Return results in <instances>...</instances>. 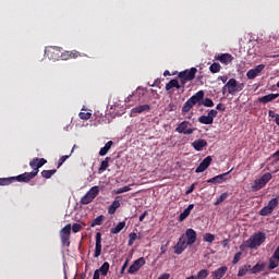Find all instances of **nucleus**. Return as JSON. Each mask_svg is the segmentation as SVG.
Wrapping results in <instances>:
<instances>
[{"instance_id": "f257e3e1", "label": "nucleus", "mask_w": 279, "mask_h": 279, "mask_svg": "<svg viewBox=\"0 0 279 279\" xmlns=\"http://www.w3.org/2000/svg\"><path fill=\"white\" fill-rule=\"evenodd\" d=\"M45 165H47V159L38 157L34 158L32 161H29V167L33 169V171L20 174L19 180H24V182L34 180V178L38 175L40 167H45Z\"/></svg>"}, {"instance_id": "f03ea898", "label": "nucleus", "mask_w": 279, "mask_h": 279, "mask_svg": "<svg viewBox=\"0 0 279 279\" xmlns=\"http://www.w3.org/2000/svg\"><path fill=\"white\" fill-rule=\"evenodd\" d=\"M267 238L265 236V233L258 232L253 234L248 240L244 242L245 247H250V250H257L265 243V240Z\"/></svg>"}, {"instance_id": "7ed1b4c3", "label": "nucleus", "mask_w": 279, "mask_h": 279, "mask_svg": "<svg viewBox=\"0 0 279 279\" xmlns=\"http://www.w3.org/2000/svg\"><path fill=\"white\" fill-rule=\"evenodd\" d=\"M197 73V68H191L190 70H184L178 74L180 80V84L182 85L181 93H184V86H186V82H193Z\"/></svg>"}, {"instance_id": "20e7f679", "label": "nucleus", "mask_w": 279, "mask_h": 279, "mask_svg": "<svg viewBox=\"0 0 279 279\" xmlns=\"http://www.w3.org/2000/svg\"><path fill=\"white\" fill-rule=\"evenodd\" d=\"M226 88H228L229 95H236V93H241L245 88V84L239 83L236 78H230L226 83Z\"/></svg>"}, {"instance_id": "39448f33", "label": "nucleus", "mask_w": 279, "mask_h": 279, "mask_svg": "<svg viewBox=\"0 0 279 279\" xmlns=\"http://www.w3.org/2000/svg\"><path fill=\"white\" fill-rule=\"evenodd\" d=\"M60 239L63 247L71 246V223H68L60 231Z\"/></svg>"}, {"instance_id": "423d86ee", "label": "nucleus", "mask_w": 279, "mask_h": 279, "mask_svg": "<svg viewBox=\"0 0 279 279\" xmlns=\"http://www.w3.org/2000/svg\"><path fill=\"white\" fill-rule=\"evenodd\" d=\"M277 207H278V198L270 199L268 205L263 207L259 210L260 217H267V216L271 215V213H274V210H276Z\"/></svg>"}, {"instance_id": "0eeeda50", "label": "nucleus", "mask_w": 279, "mask_h": 279, "mask_svg": "<svg viewBox=\"0 0 279 279\" xmlns=\"http://www.w3.org/2000/svg\"><path fill=\"white\" fill-rule=\"evenodd\" d=\"M61 51V47L50 46L45 50V54L49 60H60Z\"/></svg>"}, {"instance_id": "6e6552de", "label": "nucleus", "mask_w": 279, "mask_h": 279, "mask_svg": "<svg viewBox=\"0 0 279 279\" xmlns=\"http://www.w3.org/2000/svg\"><path fill=\"white\" fill-rule=\"evenodd\" d=\"M175 132H178V134L191 135L195 132V129L191 128V122L183 121L178 125Z\"/></svg>"}, {"instance_id": "1a4fd4ad", "label": "nucleus", "mask_w": 279, "mask_h": 279, "mask_svg": "<svg viewBox=\"0 0 279 279\" xmlns=\"http://www.w3.org/2000/svg\"><path fill=\"white\" fill-rule=\"evenodd\" d=\"M231 172H232V170L225 172L222 174H218L211 179H208L207 182H208V184H223V182H226V180H228V177L230 175Z\"/></svg>"}, {"instance_id": "9d476101", "label": "nucleus", "mask_w": 279, "mask_h": 279, "mask_svg": "<svg viewBox=\"0 0 279 279\" xmlns=\"http://www.w3.org/2000/svg\"><path fill=\"white\" fill-rule=\"evenodd\" d=\"M187 245L189 244L186 243V240L184 239V234H182L173 247L174 254H178V255L182 254L184 252V250H186Z\"/></svg>"}, {"instance_id": "9b49d317", "label": "nucleus", "mask_w": 279, "mask_h": 279, "mask_svg": "<svg viewBox=\"0 0 279 279\" xmlns=\"http://www.w3.org/2000/svg\"><path fill=\"white\" fill-rule=\"evenodd\" d=\"M213 163V157L211 156H207L196 168L195 173H204V171H206V169H208L210 167V165Z\"/></svg>"}, {"instance_id": "f8f14e48", "label": "nucleus", "mask_w": 279, "mask_h": 279, "mask_svg": "<svg viewBox=\"0 0 279 279\" xmlns=\"http://www.w3.org/2000/svg\"><path fill=\"white\" fill-rule=\"evenodd\" d=\"M145 265V257H140L136 259L128 269V274H136Z\"/></svg>"}, {"instance_id": "ddd939ff", "label": "nucleus", "mask_w": 279, "mask_h": 279, "mask_svg": "<svg viewBox=\"0 0 279 279\" xmlns=\"http://www.w3.org/2000/svg\"><path fill=\"white\" fill-rule=\"evenodd\" d=\"M215 59L218 60V62H221V64L228 66V64H232V60H234V57H232V54L230 53H220L216 56Z\"/></svg>"}, {"instance_id": "4468645a", "label": "nucleus", "mask_w": 279, "mask_h": 279, "mask_svg": "<svg viewBox=\"0 0 279 279\" xmlns=\"http://www.w3.org/2000/svg\"><path fill=\"white\" fill-rule=\"evenodd\" d=\"M19 178H21V174L11 178H0V186H10L12 182H25V180Z\"/></svg>"}, {"instance_id": "2eb2a0df", "label": "nucleus", "mask_w": 279, "mask_h": 279, "mask_svg": "<svg viewBox=\"0 0 279 279\" xmlns=\"http://www.w3.org/2000/svg\"><path fill=\"white\" fill-rule=\"evenodd\" d=\"M185 236L187 245H193L197 241V232L194 229H186Z\"/></svg>"}, {"instance_id": "dca6fc26", "label": "nucleus", "mask_w": 279, "mask_h": 279, "mask_svg": "<svg viewBox=\"0 0 279 279\" xmlns=\"http://www.w3.org/2000/svg\"><path fill=\"white\" fill-rule=\"evenodd\" d=\"M100 256H101V232H97L94 258H99Z\"/></svg>"}, {"instance_id": "f3484780", "label": "nucleus", "mask_w": 279, "mask_h": 279, "mask_svg": "<svg viewBox=\"0 0 279 279\" xmlns=\"http://www.w3.org/2000/svg\"><path fill=\"white\" fill-rule=\"evenodd\" d=\"M151 110L150 105H140L131 110V114H143V112H149Z\"/></svg>"}, {"instance_id": "a211bd4d", "label": "nucleus", "mask_w": 279, "mask_h": 279, "mask_svg": "<svg viewBox=\"0 0 279 279\" xmlns=\"http://www.w3.org/2000/svg\"><path fill=\"white\" fill-rule=\"evenodd\" d=\"M118 208H121V196L116 197V199L112 202V204L108 208V214L114 215Z\"/></svg>"}, {"instance_id": "6ab92c4d", "label": "nucleus", "mask_w": 279, "mask_h": 279, "mask_svg": "<svg viewBox=\"0 0 279 279\" xmlns=\"http://www.w3.org/2000/svg\"><path fill=\"white\" fill-rule=\"evenodd\" d=\"M71 58H80V52L76 50L73 51H61L60 59L61 60H71Z\"/></svg>"}, {"instance_id": "aec40b11", "label": "nucleus", "mask_w": 279, "mask_h": 279, "mask_svg": "<svg viewBox=\"0 0 279 279\" xmlns=\"http://www.w3.org/2000/svg\"><path fill=\"white\" fill-rule=\"evenodd\" d=\"M207 146H208V142H206V140H196L192 143V147H194L196 151H202L204 147H207Z\"/></svg>"}, {"instance_id": "412c9836", "label": "nucleus", "mask_w": 279, "mask_h": 279, "mask_svg": "<svg viewBox=\"0 0 279 279\" xmlns=\"http://www.w3.org/2000/svg\"><path fill=\"white\" fill-rule=\"evenodd\" d=\"M204 99V90H198L196 94H194L192 97H190L187 100L191 101L194 106L196 104H199Z\"/></svg>"}, {"instance_id": "4be33fe9", "label": "nucleus", "mask_w": 279, "mask_h": 279, "mask_svg": "<svg viewBox=\"0 0 279 279\" xmlns=\"http://www.w3.org/2000/svg\"><path fill=\"white\" fill-rule=\"evenodd\" d=\"M204 99V90H198L196 94H194L192 97H190L187 100L191 101L194 106L196 104H199Z\"/></svg>"}, {"instance_id": "5701e85b", "label": "nucleus", "mask_w": 279, "mask_h": 279, "mask_svg": "<svg viewBox=\"0 0 279 279\" xmlns=\"http://www.w3.org/2000/svg\"><path fill=\"white\" fill-rule=\"evenodd\" d=\"M252 274V265L245 264L239 268L238 276L239 278H243V276Z\"/></svg>"}, {"instance_id": "b1692460", "label": "nucleus", "mask_w": 279, "mask_h": 279, "mask_svg": "<svg viewBox=\"0 0 279 279\" xmlns=\"http://www.w3.org/2000/svg\"><path fill=\"white\" fill-rule=\"evenodd\" d=\"M279 94H268L266 96H263L258 98L259 104H269L270 101H274V99H278Z\"/></svg>"}, {"instance_id": "393cba45", "label": "nucleus", "mask_w": 279, "mask_h": 279, "mask_svg": "<svg viewBox=\"0 0 279 279\" xmlns=\"http://www.w3.org/2000/svg\"><path fill=\"white\" fill-rule=\"evenodd\" d=\"M172 88H177L180 90L182 88V83H180L178 80L173 78L169 83L166 84V90H171Z\"/></svg>"}, {"instance_id": "a878e982", "label": "nucleus", "mask_w": 279, "mask_h": 279, "mask_svg": "<svg viewBox=\"0 0 279 279\" xmlns=\"http://www.w3.org/2000/svg\"><path fill=\"white\" fill-rule=\"evenodd\" d=\"M193 208H195L194 204H190L187 206V208H185L183 210V213L179 216V221H184V219H186V217H189V215H191V210H193Z\"/></svg>"}, {"instance_id": "bb28decb", "label": "nucleus", "mask_w": 279, "mask_h": 279, "mask_svg": "<svg viewBox=\"0 0 279 279\" xmlns=\"http://www.w3.org/2000/svg\"><path fill=\"white\" fill-rule=\"evenodd\" d=\"M260 271H265V263H257L255 266H251V274H260Z\"/></svg>"}, {"instance_id": "cd10ccee", "label": "nucleus", "mask_w": 279, "mask_h": 279, "mask_svg": "<svg viewBox=\"0 0 279 279\" xmlns=\"http://www.w3.org/2000/svg\"><path fill=\"white\" fill-rule=\"evenodd\" d=\"M113 142L109 141L105 144V146L102 148H100L99 150V156H106L110 149L112 148Z\"/></svg>"}, {"instance_id": "c85d7f7f", "label": "nucleus", "mask_w": 279, "mask_h": 279, "mask_svg": "<svg viewBox=\"0 0 279 279\" xmlns=\"http://www.w3.org/2000/svg\"><path fill=\"white\" fill-rule=\"evenodd\" d=\"M96 271H99L101 276H108V271H110V263L105 262L99 269H96Z\"/></svg>"}, {"instance_id": "c756f323", "label": "nucleus", "mask_w": 279, "mask_h": 279, "mask_svg": "<svg viewBox=\"0 0 279 279\" xmlns=\"http://www.w3.org/2000/svg\"><path fill=\"white\" fill-rule=\"evenodd\" d=\"M198 122H201L203 125H213V117L209 116H201L198 118Z\"/></svg>"}, {"instance_id": "7c9ffc66", "label": "nucleus", "mask_w": 279, "mask_h": 279, "mask_svg": "<svg viewBox=\"0 0 279 279\" xmlns=\"http://www.w3.org/2000/svg\"><path fill=\"white\" fill-rule=\"evenodd\" d=\"M123 228H125V221L119 222L114 228L110 230V232L111 234H119Z\"/></svg>"}, {"instance_id": "2f4dec72", "label": "nucleus", "mask_w": 279, "mask_h": 279, "mask_svg": "<svg viewBox=\"0 0 279 279\" xmlns=\"http://www.w3.org/2000/svg\"><path fill=\"white\" fill-rule=\"evenodd\" d=\"M104 219H106V216L100 215L96 219H94L90 223V228H95L96 226H101L104 223Z\"/></svg>"}, {"instance_id": "473e14b6", "label": "nucleus", "mask_w": 279, "mask_h": 279, "mask_svg": "<svg viewBox=\"0 0 279 279\" xmlns=\"http://www.w3.org/2000/svg\"><path fill=\"white\" fill-rule=\"evenodd\" d=\"M210 275V271L208 269H202L197 272V276L194 277V279H207Z\"/></svg>"}, {"instance_id": "72a5a7b5", "label": "nucleus", "mask_w": 279, "mask_h": 279, "mask_svg": "<svg viewBox=\"0 0 279 279\" xmlns=\"http://www.w3.org/2000/svg\"><path fill=\"white\" fill-rule=\"evenodd\" d=\"M228 197H230V194L228 192L222 193L215 202V206H219V204H223V202H226Z\"/></svg>"}, {"instance_id": "f704fd0d", "label": "nucleus", "mask_w": 279, "mask_h": 279, "mask_svg": "<svg viewBox=\"0 0 279 279\" xmlns=\"http://www.w3.org/2000/svg\"><path fill=\"white\" fill-rule=\"evenodd\" d=\"M278 265H279V258L276 257L275 255H272L269 258V269H276V267H278Z\"/></svg>"}, {"instance_id": "c9c22d12", "label": "nucleus", "mask_w": 279, "mask_h": 279, "mask_svg": "<svg viewBox=\"0 0 279 279\" xmlns=\"http://www.w3.org/2000/svg\"><path fill=\"white\" fill-rule=\"evenodd\" d=\"M265 186V183L262 179L255 180L254 184L252 185L253 191H260Z\"/></svg>"}, {"instance_id": "e433bc0d", "label": "nucleus", "mask_w": 279, "mask_h": 279, "mask_svg": "<svg viewBox=\"0 0 279 279\" xmlns=\"http://www.w3.org/2000/svg\"><path fill=\"white\" fill-rule=\"evenodd\" d=\"M58 170L53 169V170H43L41 171V175L46 179L49 180L52 175H56Z\"/></svg>"}, {"instance_id": "4c0bfd02", "label": "nucleus", "mask_w": 279, "mask_h": 279, "mask_svg": "<svg viewBox=\"0 0 279 279\" xmlns=\"http://www.w3.org/2000/svg\"><path fill=\"white\" fill-rule=\"evenodd\" d=\"M193 106H195V105L187 99L182 107V112L184 114H186V112H191V109L193 108Z\"/></svg>"}, {"instance_id": "58836bf2", "label": "nucleus", "mask_w": 279, "mask_h": 279, "mask_svg": "<svg viewBox=\"0 0 279 279\" xmlns=\"http://www.w3.org/2000/svg\"><path fill=\"white\" fill-rule=\"evenodd\" d=\"M87 195H90V197L95 199V197L99 195V186L95 185L90 187V190L87 192Z\"/></svg>"}, {"instance_id": "ea45409f", "label": "nucleus", "mask_w": 279, "mask_h": 279, "mask_svg": "<svg viewBox=\"0 0 279 279\" xmlns=\"http://www.w3.org/2000/svg\"><path fill=\"white\" fill-rule=\"evenodd\" d=\"M109 162H110V157H106L105 160H102L100 163L99 171L100 172L106 171V169H108L109 167Z\"/></svg>"}, {"instance_id": "a19ab883", "label": "nucleus", "mask_w": 279, "mask_h": 279, "mask_svg": "<svg viewBox=\"0 0 279 279\" xmlns=\"http://www.w3.org/2000/svg\"><path fill=\"white\" fill-rule=\"evenodd\" d=\"M93 199H95V198H92V196L86 193V194L81 198V204H83V206H86V205L90 204V203L93 202Z\"/></svg>"}, {"instance_id": "79ce46f5", "label": "nucleus", "mask_w": 279, "mask_h": 279, "mask_svg": "<svg viewBox=\"0 0 279 279\" xmlns=\"http://www.w3.org/2000/svg\"><path fill=\"white\" fill-rule=\"evenodd\" d=\"M199 105L205 106V108H213L215 102L210 98H205L202 102H199Z\"/></svg>"}, {"instance_id": "37998d69", "label": "nucleus", "mask_w": 279, "mask_h": 279, "mask_svg": "<svg viewBox=\"0 0 279 279\" xmlns=\"http://www.w3.org/2000/svg\"><path fill=\"white\" fill-rule=\"evenodd\" d=\"M210 73H219L221 71V64L215 62L209 66Z\"/></svg>"}, {"instance_id": "c03bdc74", "label": "nucleus", "mask_w": 279, "mask_h": 279, "mask_svg": "<svg viewBox=\"0 0 279 279\" xmlns=\"http://www.w3.org/2000/svg\"><path fill=\"white\" fill-rule=\"evenodd\" d=\"M203 240L205 241V243H213L215 241V234H213V233H205L203 235Z\"/></svg>"}, {"instance_id": "a18cd8bd", "label": "nucleus", "mask_w": 279, "mask_h": 279, "mask_svg": "<svg viewBox=\"0 0 279 279\" xmlns=\"http://www.w3.org/2000/svg\"><path fill=\"white\" fill-rule=\"evenodd\" d=\"M247 80H256L258 77V74L254 71V69H251L246 73Z\"/></svg>"}, {"instance_id": "49530a36", "label": "nucleus", "mask_w": 279, "mask_h": 279, "mask_svg": "<svg viewBox=\"0 0 279 279\" xmlns=\"http://www.w3.org/2000/svg\"><path fill=\"white\" fill-rule=\"evenodd\" d=\"M69 158H71V155H63V156L59 159L57 168L60 169L61 166L64 165V162H66V160H69Z\"/></svg>"}, {"instance_id": "de8ad7c7", "label": "nucleus", "mask_w": 279, "mask_h": 279, "mask_svg": "<svg viewBox=\"0 0 279 279\" xmlns=\"http://www.w3.org/2000/svg\"><path fill=\"white\" fill-rule=\"evenodd\" d=\"M78 117L83 121H88V119H90V117H93V113H90V112H80Z\"/></svg>"}, {"instance_id": "09e8293b", "label": "nucleus", "mask_w": 279, "mask_h": 279, "mask_svg": "<svg viewBox=\"0 0 279 279\" xmlns=\"http://www.w3.org/2000/svg\"><path fill=\"white\" fill-rule=\"evenodd\" d=\"M129 191H132V187L129 185H125L123 187H120L116 191L117 195H121L122 193H128Z\"/></svg>"}, {"instance_id": "8fccbe9b", "label": "nucleus", "mask_w": 279, "mask_h": 279, "mask_svg": "<svg viewBox=\"0 0 279 279\" xmlns=\"http://www.w3.org/2000/svg\"><path fill=\"white\" fill-rule=\"evenodd\" d=\"M82 225L80 223H74L72 227H71V230L72 232H74V234H77V232H82Z\"/></svg>"}, {"instance_id": "3c124183", "label": "nucleus", "mask_w": 279, "mask_h": 279, "mask_svg": "<svg viewBox=\"0 0 279 279\" xmlns=\"http://www.w3.org/2000/svg\"><path fill=\"white\" fill-rule=\"evenodd\" d=\"M241 256H243L242 252H238L235 253L233 259H232V265H236L239 263V260H241Z\"/></svg>"}, {"instance_id": "603ef678", "label": "nucleus", "mask_w": 279, "mask_h": 279, "mask_svg": "<svg viewBox=\"0 0 279 279\" xmlns=\"http://www.w3.org/2000/svg\"><path fill=\"white\" fill-rule=\"evenodd\" d=\"M259 180H262L263 183L267 184V182H269V180H271V173L267 172V173L263 174V177Z\"/></svg>"}, {"instance_id": "864d4df0", "label": "nucleus", "mask_w": 279, "mask_h": 279, "mask_svg": "<svg viewBox=\"0 0 279 279\" xmlns=\"http://www.w3.org/2000/svg\"><path fill=\"white\" fill-rule=\"evenodd\" d=\"M253 70L258 75V73H263V71L265 70V64H258Z\"/></svg>"}, {"instance_id": "5fc2aeb1", "label": "nucleus", "mask_w": 279, "mask_h": 279, "mask_svg": "<svg viewBox=\"0 0 279 279\" xmlns=\"http://www.w3.org/2000/svg\"><path fill=\"white\" fill-rule=\"evenodd\" d=\"M128 265H130V259H126L124 262V264L122 265L121 270H120L121 275L125 274V269H128Z\"/></svg>"}, {"instance_id": "6e6d98bb", "label": "nucleus", "mask_w": 279, "mask_h": 279, "mask_svg": "<svg viewBox=\"0 0 279 279\" xmlns=\"http://www.w3.org/2000/svg\"><path fill=\"white\" fill-rule=\"evenodd\" d=\"M217 114H219V112H217L215 109H211L207 116L211 117V121H215V117H217Z\"/></svg>"}, {"instance_id": "4d7b16f0", "label": "nucleus", "mask_w": 279, "mask_h": 279, "mask_svg": "<svg viewBox=\"0 0 279 279\" xmlns=\"http://www.w3.org/2000/svg\"><path fill=\"white\" fill-rule=\"evenodd\" d=\"M216 110H219L220 112H226V105H223V104H218L217 106H216Z\"/></svg>"}, {"instance_id": "13d9d810", "label": "nucleus", "mask_w": 279, "mask_h": 279, "mask_svg": "<svg viewBox=\"0 0 279 279\" xmlns=\"http://www.w3.org/2000/svg\"><path fill=\"white\" fill-rule=\"evenodd\" d=\"M195 191V183H193L185 192V195H191Z\"/></svg>"}, {"instance_id": "bf43d9fd", "label": "nucleus", "mask_w": 279, "mask_h": 279, "mask_svg": "<svg viewBox=\"0 0 279 279\" xmlns=\"http://www.w3.org/2000/svg\"><path fill=\"white\" fill-rule=\"evenodd\" d=\"M169 241L166 243V245H161L160 247V252L161 254H167V247H169Z\"/></svg>"}, {"instance_id": "052dcab7", "label": "nucleus", "mask_w": 279, "mask_h": 279, "mask_svg": "<svg viewBox=\"0 0 279 279\" xmlns=\"http://www.w3.org/2000/svg\"><path fill=\"white\" fill-rule=\"evenodd\" d=\"M268 117H270V119H277L278 113H276V111H274V110H269L268 111Z\"/></svg>"}, {"instance_id": "680f3d73", "label": "nucleus", "mask_w": 279, "mask_h": 279, "mask_svg": "<svg viewBox=\"0 0 279 279\" xmlns=\"http://www.w3.org/2000/svg\"><path fill=\"white\" fill-rule=\"evenodd\" d=\"M137 236L138 235L136 234V232H132L129 234V239H131V241H136Z\"/></svg>"}, {"instance_id": "e2e57ef3", "label": "nucleus", "mask_w": 279, "mask_h": 279, "mask_svg": "<svg viewBox=\"0 0 279 279\" xmlns=\"http://www.w3.org/2000/svg\"><path fill=\"white\" fill-rule=\"evenodd\" d=\"M221 245H222V247H228V245H230V240H229V239H225V240L221 242Z\"/></svg>"}, {"instance_id": "0e129e2a", "label": "nucleus", "mask_w": 279, "mask_h": 279, "mask_svg": "<svg viewBox=\"0 0 279 279\" xmlns=\"http://www.w3.org/2000/svg\"><path fill=\"white\" fill-rule=\"evenodd\" d=\"M147 217V210H145L141 216H140V221H145V218Z\"/></svg>"}, {"instance_id": "69168bd1", "label": "nucleus", "mask_w": 279, "mask_h": 279, "mask_svg": "<svg viewBox=\"0 0 279 279\" xmlns=\"http://www.w3.org/2000/svg\"><path fill=\"white\" fill-rule=\"evenodd\" d=\"M99 276H100L99 270H95L93 279H99Z\"/></svg>"}, {"instance_id": "338daca9", "label": "nucleus", "mask_w": 279, "mask_h": 279, "mask_svg": "<svg viewBox=\"0 0 279 279\" xmlns=\"http://www.w3.org/2000/svg\"><path fill=\"white\" fill-rule=\"evenodd\" d=\"M169 278H170L169 274H163L158 279H169Z\"/></svg>"}, {"instance_id": "774afa93", "label": "nucleus", "mask_w": 279, "mask_h": 279, "mask_svg": "<svg viewBox=\"0 0 279 279\" xmlns=\"http://www.w3.org/2000/svg\"><path fill=\"white\" fill-rule=\"evenodd\" d=\"M272 158H276V160H279V149L272 154Z\"/></svg>"}]
</instances>
